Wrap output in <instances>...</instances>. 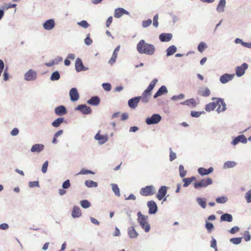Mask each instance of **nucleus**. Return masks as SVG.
<instances>
[{"instance_id": "f257e3e1", "label": "nucleus", "mask_w": 251, "mask_h": 251, "mask_svg": "<svg viewBox=\"0 0 251 251\" xmlns=\"http://www.w3.org/2000/svg\"><path fill=\"white\" fill-rule=\"evenodd\" d=\"M216 100V102H210L209 103L206 105L205 110L208 112H210L211 110H214L217 106H218L217 111L219 113L221 112L225 111L226 109V104L224 102L223 99L221 98H216L213 97L212 98V100Z\"/></svg>"}, {"instance_id": "f03ea898", "label": "nucleus", "mask_w": 251, "mask_h": 251, "mask_svg": "<svg viewBox=\"0 0 251 251\" xmlns=\"http://www.w3.org/2000/svg\"><path fill=\"white\" fill-rule=\"evenodd\" d=\"M158 80L157 79H154L150 82L147 88L142 93V102H147L148 100L146 99V97L151 95V91L153 90Z\"/></svg>"}, {"instance_id": "7ed1b4c3", "label": "nucleus", "mask_w": 251, "mask_h": 251, "mask_svg": "<svg viewBox=\"0 0 251 251\" xmlns=\"http://www.w3.org/2000/svg\"><path fill=\"white\" fill-rule=\"evenodd\" d=\"M155 50V47L153 45L146 43L142 40V53L151 55L154 54Z\"/></svg>"}, {"instance_id": "20e7f679", "label": "nucleus", "mask_w": 251, "mask_h": 251, "mask_svg": "<svg viewBox=\"0 0 251 251\" xmlns=\"http://www.w3.org/2000/svg\"><path fill=\"white\" fill-rule=\"evenodd\" d=\"M213 180L210 177L206 179H202L200 181H196L194 183L195 188L198 189L201 187H206L212 183Z\"/></svg>"}, {"instance_id": "39448f33", "label": "nucleus", "mask_w": 251, "mask_h": 251, "mask_svg": "<svg viewBox=\"0 0 251 251\" xmlns=\"http://www.w3.org/2000/svg\"><path fill=\"white\" fill-rule=\"evenodd\" d=\"M162 119L161 116L158 114H154L146 119V123L148 125H155L159 123Z\"/></svg>"}, {"instance_id": "423d86ee", "label": "nucleus", "mask_w": 251, "mask_h": 251, "mask_svg": "<svg viewBox=\"0 0 251 251\" xmlns=\"http://www.w3.org/2000/svg\"><path fill=\"white\" fill-rule=\"evenodd\" d=\"M248 65L244 63L241 66H237L235 68L236 75L238 77H241L245 74V71L248 68Z\"/></svg>"}, {"instance_id": "0eeeda50", "label": "nucleus", "mask_w": 251, "mask_h": 251, "mask_svg": "<svg viewBox=\"0 0 251 251\" xmlns=\"http://www.w3.org/2000/svg\"><path fill=\"white\" fill-rule=\"evenodd\" d=\"M155 188L153 185L147 186L142 188V195L148 196L153 195L155 193Z\"/></svg>"}, {"instance_id": "6e6552de", "label": "nucleus", "mask_w": 251, "mask_h": 251, "mask_svg": "<svg viewBox=\"0 0 251 251\" xmlns=\"http://www.w3.org/2000/svg\"><path fill=\"white\" fill-rule=\"evenodd\" d=\"M147 206L149 209V213L150 214H154L157 211V205L153 201H150L147 202Z\"/></svg>"}, {"instance_id": "1a4fd4ad", "label": "nucleus", "mask_w": 251, "mask_h": 251, "mask_svg": "<svg viewBox=\"0 0 251 251\" xmlns=\"http://www.w3.org/2000/svg\"><path fill=\"white\" fill-rule=\"evenodd\" d=\"M168 187L166 186H162L158 190L156 194V198L158 200H162L167 193Z\"/></svg>"}, {"instance_id": "9d476101", "label": "nucleus", "mask_w": 251, "mask_h": 251, "mask_svg": "<svg viewBox=\"0 0 251 251\" xmlns=\"http://www.w3.org/2000/svg\"><path fill=\"white\" fill-rule=\"evenodd\" d=\"M239 142H241L243 144H246L247 143V139L244 135L241 134L238 135L232 140L231 144L234 146H235Z\"/></svg>"}, {"instance_id": "9b49d317", "label": "nucleus", "mask_w": 251, "mask_h": 251, "mask_svg": "<svg viewBox=\"0 0 251 251\" xmlns=\"http://www.w3.org/2000/svg\"><path fill=\"white\" fill-rule=\"evenodd\" d=\"M37 74L35 71L29 70L25 75V79L27 81L34 80L36 78Z\"/></svg>"}, {"instance_id": "f8f14e48", "label": "nucleus", "mask_w": 251, "mask_h": 251, "mask_svg": "<svg viewBox=\"0 0 251 251\" xmlns=\"http://www.w3.org/2000/svg\"><path fill=\"white\" fill-rule=\"evenodd\" d=\"M234 76V74H225L220 77V81L223 84H226L231 80Z\"/></svg>"}, {"instance_id": "ddd939ff", "label": "nucleus", "mask_w": 251, "mask_h": 251, "mask_svg": "<svg viewBox=\"0 0 251 251\" xmlns=\"http://www.w3.org/2000/svg\"><path fill=\"white\" fill-rule=\"evenodd\" d=\"M69 95L71 100L73 101L77 100L79 97L77 90L75 88H73L70 90Z\"/></svg>"}, {"instance_id": "4468645a", "label": "nucleus", "mask_w": 251, "mask_h": 251, "mask_svg": "<svg viewBox=\"0 0 251 251\" xmlns=\"http://www.w3.org/2000/svg\"><path fill=\"white\" fill-rule=\"evenodd\" d=\"M140 99L141 97H137L130 99L128 101V104L129 106L131 108H136L140 101Z\"/></svg>"}, {"instance_id": "2eb2a0df", "label": "nucleus", "mask_w": 251, "mask_h": 251, "mask_svg": "<svg viewBox=\"0 0 251 251\" xmlns=\"http://www.w3.org/2000/svg\"><path fill=\"white\" fill-rule=\"evenodd\" d=\"M124 14H129V12L122 8H116L114 12V17L117 18H120Z\"/></svg>"}, {"instance_id": "dca6fc26", "label": "nucleus", "mask_w": 251, "mask_h": 251, "mask_svg": "<svg viewBox=\"0 0 251 251\" xmlns=\"http://www.w3.org/2000/svg\"><path fill=\"white\" fill-rule=\"evenodd\" d=\"M76 109L79 110L84 114H88L92 112L91 108L85 104L78 105Z\"/></svg>"}, {"instance_id": "f3484780", "label": "nucleus", "mask_w": 251, "mask_h": 251, "mask_svg": "<svg viewBox=\"0 0 251 251\" xmlns=\"http://www.w3.org/2000/svg\"><path fill=\"white\" fill-rule=\"evenodd\" d=\"M172 37L171 33H163L160 34L159 38L161 42H169L172 39Z\"/></svg>"}, {"instance_id": "a211bd4d", "label": "nucleus", "mask_w": 251, "mask_h": 251, "mask_svg": "<svg viewBox=\"0 0 251 251\" xmlns=\"http://www.w3.org/2000/svg\"><path fill=\"white\" fill-rule=\"evenodd\" d=\"M168 93V90L167 87L163 85L159 88V89L158 90V91L155 93V94L153 96V98L154 99L157 98V97L162 96L163 95H164Z\"/></svg>"}, {"instance_id": "6ab92c4d", "label": "nucleus", "mask_w": 251, "mask_h": 251, "mask_svg": "<svg viewBox=\"0 0 251 251\" xmlns=\"http://www.w3.org/2000/svg\"><path fill=\"white\" fill-rule=\"evenodd\" d=\"M199 95L202 97H208L210 94V91L207 87H201L198 90Z\"/></svg>"}, {"instance_id": "aec40b11", "label": "nucleus", "mask_w": 251, "mask_h": 251, "mask_svg": "<svg viewBox=\"0 0 251 251\" xmlns=\"http://www.w3.org/2000/svg\"><path fill=\"white\" fill-rule=\"evenodd\" d=\"M95 138L96 140L99 141V143L100 144H104L108 140V137L107 135H101L99 132L95 135Z\"/></svg>"}, {"instance_id": "412c9836", "label": "nucleus", "mask_w": 251, "mask_h": 251, "mask_svg": "<svg viewBox=\"0 0 251 251\" xmlns=\"http://www.w3.org/2000/svg\"><path fill=\"white\" fill-rule=\"evenodd\" d=\"M55 25L54 21L53 19L47 20L44 24L43 27L47 30L52 29Z\"/></svg>"}, {"instance_id": "4be33fe9", "label": "nucleus", "mask_w": 251, "mask_h": 251, "mask_svg": "<svg viewBox=\"0 0 251 251\" xmlns=\"http://www.w3.org/2000/svg\"><path fill=\"white\" fill-rule=\"evenodd\" d=\"M226 1V0H220L217 6L216 10L218 13H222L225 11Z\"/></svg>"}, {"instance_id": "5701e85b", "label": "nucleus", "mask_w": 251, "mask_h": 251, "mask_svg": "<svg viewBox=\"0 0 251 251\" xmlns=\"http://www.w3.org/2000/svg\"><path fill=\"white\" fill-rule=\"evenodd\" d=\"M55 113L58 116L63 115L67 113V110L65 106H59L55 109Z\"/></svg>"}, {"instance_id": "b1692460", "label": "nucleus", "mask_w": 251, "mask_h": 251, "mask_svg": "<svg viewBox=\"0 0 251 251\" xmlns=\"http://www.w3.org/2000/svg\"><path fill=\"white\" fill-rule=\"evenodd\" d=\"M81 215V211L78 206H74L72 212V216L73 218H78Z\"/></svg>"}, {"instance_id": "393cba45", "label": "nucleus", "mask_w": 251, "mask_h": 251, "mask_svg": "<svg viewBox=\"0 0 251 251\" xmlns=\"http://www.w3.org/2000/svg\"><path fill=\"white\" fill-rule=\"evenodd\" d=\"M146 217L142 215V228L145 231L148 232L151 229L150 225L146 222Z\"/></svg>"}, {"instance_id": "a878e982", "label": "nucleus", "mask_w": 251, "mask_h": 251, "mask_svg": "<svg viewBox=\"0 0 251 251\" xmlns=\"http://www.w3.org/2000/svg\"><path fill=\"white\" fill-rule=\"evenodd\" d=\"M237 162L234 161H228L226 162L223 165V168L224 169H228L233 168L237 165Z\"/></svg>"}, {"instance_id": "bb28decb", "label": "nucleus", "mask_w": 251, "mask_h": 251, "mask_svg": "<svg viewBox=\"0 0 251 251\" xmlns=\"http://www.w3.org/2000/svg\"><path fill=\"white\" fill-rule=\"evenodd\" d=\"M181 105H186L192 107H195L196 106V102L194 99H190L184 101L180 102Z\"/></svg>"}, {"instance_id": "cd10ccee", "label": "nucleus", "mask_w": 251, "mask_h": 251, "mask_svg": "<svg viewBox=\"0 0 251 251\" xmlns=\"http://www.w3.org/2000/svg\"><path fill=\"white\" fill-rule=\"evenodd\" d=\"M100 102V98L98 96L92 97L87 102L92 105H98Z\"/></svg>"}, {"instance_id": "c85d7f7f", "label": "nucleus", "mask_w": 251, "mask_h": 251, "mask_svg": "<svg viewBox=\"0 0 251 251\" xmlns=\"http://www.w3.org/2000/svg\"><path fill=\"white\" fill-rule=\"evenodd\" d=\"M233 218L231 214L225 213L221 215L220 218L221 221H226L227 222H231L232 221Z\"/></svg>"}, {"instance_id": "c756f323", "label": "nucleus", "mask_w": 251, "mask_h": 251, "mask_svg": "<svg viewBox=\"0 0 251 251\" xmlns=\"http://www.w3.org/2000/svg\"><path fill=\"white\" fill-rule=\"evenodd\" d=\"M75 69L77 72H80L83 70L84 68L82 62L80 58H77L75 63Z\"/></svg>"}, {"instance_id": "7c9ffc66", "label": "nucleus", "mask_w": 251, "mask_h": 251, "mask_svg": "<svg viewBox=\"0 0 251 251\" xmlns=\"http://www.w3.org/2000/svg\"><path fill=\"white\" fill-rule=\"evenodd\" d=\"M44 148V146L42 144H35L32 146L31 151L32 152H41Z\"/></svg>"}, {"instance_id": "2f4dec72", "label": "nucleus", "mask_w": 251, "mask_h": 251, "mask_svg": "<svg viewBox=\"0 0 251 251\" xmlns=\"http://www.w3.org/2000/svg\"><path fill=\"white\" fill-rule=\"evenodd\" d=\"M177 48L175 45L170 46L167 50V56H170L174 54L176 51Z\"/></svg>"}, {"instance_id": "473e14b6", "label": "nucleus", "mask_w": 251, "mask_h": 251, "mask_svg": "<svg viewBox=\"0 0 251 251\" xmlns=\"http://www.w3.org/2000/svg\"><path fill=\"white\" fill-rule=\"evenodd\" d=\"M196 201L198 204L202 208L204 209L206 207V200L205 198H197Z\"/></svg>"}, {"instance_id": "72a5a7b5", "label": "nucleus", "mask_w": 251, "mask_h": 251, "mask_svg": "<svg viewBox=\"0 0 251 251\" xmlns=\"http://www.w3.org/2000/svg\"><path fill=\"white\" fill-rule=\"evenodd\" d=\"M128 235L131 238L136 237L138 235L137 233L135 231V229L133 226L130 227L128 229Z\"/></svg>"}, {"instance_id": "f704fd0d", "label": "nucleus", "mask_w": 251, "mask_h": 251, "mask_svg": "<svg viewBox=\"0 0 251 251\" xmlns=\"http://www.w3.org/2000/svg\"><path fill=\"white\" fill-rule=\"evenodd\" d=\"M64 121V118H58L52 123V126L54 127H58Z\"/></svg>"}, {"instance_id": "c9c22d12", "label": "nucleus", "mask_w": 251, "mask_h": 251, "mask_svg": "<svg viewBox=\"0 0 251 251\" xmlns=\"http://www.w3.org/2000/svg\"><path fill=\"white\" fill-rule=\"evenodd\" d=\"M85 184L88 187H96L98 186V184L97 182L91 180H86L85 182Z\"/></svg>"}, {"instance_id": "e433bc0d", "label": "nucleus", "mask_w": 251, "mask_h": 251, "mask_svg": "<svg viewBox=\"0 0 251 251\" xmlns=\"http://www.w3.org/2000/svg\"><path fill=\"white\" fill-rule=\"evenodd\" d=\"M207 48L206 43L203 42H201L198 46V50L200 52H202Z\"/></svg>"}, {"instance_id": "4c0bfd02", "label": "nucleus", "mask_w": 251, "mask_h": 251, "mask_svg": "<svg viewBox=\"0 0 251 251\" xmlns=\"http://www.w3.org/2000/svg\"><path fill=\"white\" fill-rule=\"evenodd\" d=\"M179 176L181 177H184L187 174V171L184 170V167L182 165H180L179 166Z\"/></svg>"}, {"instance_id": "58836bf2", "label": "nucleus", "mask_w": 251, "mask_h": 251, "mask_svg": "<svg viewBox=\"0 0 251 251\" xmlns=\"http://www.w3.org/2000/svg\"><path fill=\"white\" fill-rule=\"evenodd\" d=\"M242 237L232 238L230 239V242L234 245H239L241 243Z\"/></svg>"}, {"instance_id": "ea45409f", "label": "nucleus", "mask_w": 251, "mask_h": 251, "mask_svg": "<svg viewBox=\"0 0 251 251\" xmlns=\"http://www.w3.org/2000/svg\"><path fill=\"white\" fill-rule=\"evenodd\" d=\"M59 73L57 71L53 72L50 77V79L52 81L57 80L60 78Z\"/></svg>"}, {"instance_id": "a19ab883", "label": "nucleus", "mask_w": 251, "mask_h": 251, "mask_svg": "<svg viewBox=\"0 0 251 251\" xmlns=\"http://www.w3.org/2000/svg\"><path fill=\"white\" fill-rule=\"evenodd\" d=\"M80 205L83 208H87L91 206V203L87 200H83L80 201Z\"/></svg>"}, {"instance_id": "79ce46f5", "label": "nucleus", "mask_w": 251, "mask_h": 251, "mask_svg": "<svg viewBox=\"0 0 251 251\" xmlns=\"http://www.w3.org/2000/svg\"><path fill=\"white\" fill-rule=\"evenodd\" d=\"M112 190L113 192L115 193V195L118 196H119L120 195V192L118 185L116 184H112Z\"/></svg>"}, {"instance_id": "37998d69", "label": "nucleus", "mask_w": 251, "mask_h": 251, "mask_svg": "<svg viewBox=\"0 0 251 251\" xmlns=\"http://www.w3.org/2000/svg\"><path fill=\"white\" fill-rule=\"evenodd\" d=\"M227 198L226 197H218L216 199V201L218 203H224L227 201Z\"/></svg>"}, {"instance_id": "c03bdc74", "label": "nucleus", "mask_w": 251, "mask_h": 251, "mask_svg": "<svg viewBox=\"0 0 251 251\" xmlns=\"http://www.w3.org/2000/svg\"><path fill=\"white\" fill-rule=\"evenodd\" d=\"M245 198L247 203H251V189L245 194Z\"/></svg>"}, {"instance_id": "a18cd8bd", "label": "nucleus", "mask_w": 251, "mask_h": 251, "mask_svg": "<svg viewBox=\"0 0 251 251\" xmlns=\"http://www.w3.org/2000/svg\"><path fill=\"white\" fill-rule=\"evenodd\" d=\"M198 173L201 176L208 175L207 170L204 168H199Z\"/></svg>"}, {"instance_id": "49530a36", "label": "nucleus", "mask_w": 251, "mask_h": 251, "mask_svg": "<svg viewBox=\"0 0 251 251\" xmlns=\"http://www.w3.org/2000/svg\"><path fill=\"white\" fill-rule=\"evenodd\" d=\"M205 228L208 232H210L214 228V225L211 223L206 222Z\"/></svg>"}, {"instance_id": "de8ad7c7", "label": "nucleus", "mask_w": 251, "mask_h": 251, "mask_svg": "<svg viewBox=\"0 0 251 251\" xmlns=\"http://www.w3.org/2000/svg\"><path fill=\"white\" fill-rule=\"evenodd\" d=\"M184 98V95L183 94H180L178 95L174 96L171 97V99L172 100H182Z\"/></svg>"}, {"instance_id": "09e8293b", "label": "nucleus", "mask_w": 251, "mask_h": 251, "mask_svg": "<svg viewBox=\"0 0 251 251\" xmlns=\"http://www.w3.org/2000/svg\"><path fill=\"white\" fill-rule=\"evenodd\" d=\"M117 57V53L113 52L111 58L109 60V63L111 65L113 64L115 62Z\"/></svg>"}, {"instance_id": "8fccbe9b", "label": "nucleus", "mask_w": 251, "mask_h": 251, "mask_svg": "<svg viewBox=\"0 0 251 251\" xmlns=\"http://www.w3.org/2000/svg\"><path fill=\"white\" fill-rule=\"evenodd\" d=\"M170 153L169 155V159L170 161H173L176 158V153L172 151V149H170Z\"/></svg>"}, {"instance_id": "3c124183", "label": "nucleus", "mask_w": 251, "mask_h": 251, "mask_svg": "<svg viewBox=\"0 0 251 251\" xmlns=\"http://www.w3.org/2000/svg\"><path fill=\"white\" fill-rule=\"evenodd\" d=\"M152 23V21L151 19H148L142 22V26L144 27H147L150 26Z\"/></svg>"}, {"instance_id": "603ef678", "label": "nucleus", "mask_w": 251, "mask_h": 251, "mask_svg": "<svg viewBox=\"0 0 251 251\" xmlns=\"http://www.w3.org/2000/svg\"><path fill=\"white\" fill-rule=\"evenodd\" d=\"M204 112H197L192 111L191 112V116L193 117H199L202 113H203Z\"/></svg>"}, {"instance_id": "864d4df0", "label": "nucleus", "mask_w": 251, "mask_h": 251, "mask_svg": "<svg viewBox=\"0 0 251 251\" xmlns=\"http://www.w3.org/2000/svg\"><path fill=\"white\" fill-rule=\"evenodd\" d=\"M77 24L79 25H80L85 28H87L89 25L88 24V23L86 21H84V20L80 22H78Z\"/></svg>"}, {"instance_id": "5fc2aeb1", "label": "nucleus", "mask_w": 251, "mask_h": 251, "mask_svg": "<svg viewBox=\"0 0 251 251\" xmlns=\"http://www.w3.org/2000/svg\"><path fill=\"white\" fill-rule=\"evenodd\" d=\"M102 87L105 91H109L111 89V86L110 83H104L102 84Z\"/></svg>"}, {"instance_id": "6e6d98bb", "label": "nucleus", "mask_w": 251, "mask_h": 251, "mask_svg": "<svg viewBox=\"0 0 251 251\" xmlns=\"http://www.w3.org/2000/svg\"><path fill=\"white\" fill-rule=\"evenodd\" d=\"M48 163H49L48 161H46L44 163L42 167V171L43 173H46L47 172L48 167Z\"/></svg>"}, {"instance_id": "4d7b16f0", "label": "nucleus", "mask_w": 251, "mask_h": 251, "mask_svg": "<svg viewBox=\"0 0 251 251\" xmlns=\"http://www.w3.org/2000/svg\"><path fill=\"white\" fill-rule=\"evenodd\" d=\"M158 15H155L153 17V25L154 26H155V27H157L158 26Z\"/></svg>"}, {"instance_id": "13d9d810", "label": "nucleus", "mask_w": 251, "mask_h": 251, "mask_svg": "<svg viewBox=\"0 0 251 251\" xmlns=\"http://www.w3.org/2000/svg\"><path fill=\"white\" fill-rule=\"evenodd\" d=\"M94 174V173L91 170H86V169H82L81 170V171L78 173V174H81V175H85V174Z\"/></svg>"}, {"instance_id": "bf43d9fd", "label": "nucleus", "mask_w": 251, "mask_h": 251, "mask_svg": "<svg viewBox=\"0 0 251 251\" xmlns=\"http://www.w3.org/2000/svg\"><path fill=\"white\" fill-rule=\"evenodd\" d=\"M182 181L184 182L183 187H184L188 186L191 183V180L188 178H184L182 179Z\"/></svg>"}, {"instance_id": "052dcab7", "label": "nucleus", "mask_w": 251, "mask_h": 251, "mask_svg": "<svg viewBox=\"0 0 251 251\" xmlns=\"http://www.w3.org/2000/svg\"><path fill=\"white\" fill-rule=\"evenodd\" d=\"M90 34H89L87 37L84 40V42L86 45H90L92 42V40L89 37Z\"/></svg>"}, {"instance_id": "680f3d73", "label": "nucleus", "mask_w": 251, "mask_h": 251, "mask_svg": "<svg viewBox=\"0 0 251 251\" xmlns=\"http://www.w3.org/2000/svg\"><path fill=\"white\" fill-rule=\"evenodd\" d=\"M29 186L30 187H39V182L38 181H30L29 182Z\"/></svg>"}, {"instance_id": "e2e57ef3", "label": "nucleus", "mask_w": 251, "mask_h": 251, "mask_svg": "<svg viewBox=\"0 0 251 251\" xmlns=\"http://www.w3.org/2000/svg\"><path fill=\"white\" fill-rule=\"evenodd\" d=\"M210 247L212 248H216L217 247V241H216V239L213 237H212V240L211 241Z\"/></svg>"}, {"instance_id": "0e129e2a", "label": "nucleus", "mask_w": 251, "mask_h": 251, "mask_svg": "<svg viewBox=\"0 0 251 251\" xmlns=\"http://www.w3.org/2000/svg\"><path fill=\"white\" fill-rule=\"evenodd\" d=\"M70 180L68 179L66 180L65 182H64V183H63V185H62V187L64 189L68 188L69 187H70Z\"/></svg>"}, {"instance_id": "69168bd1", "label": "nucleus", "mask_w": 251, "mask_h": 251, "mask_svg": "<svg viewBox=\"0 0 251 251\" xmlns=\"http://www.w3.org/2000/svg\"><path fill=\"white\" fill-rule=\"evenodd\" d=\"M9 79V74L7 72V69H5L3 73V79L4 81H7Z\"/></svg>"}, {"instance_id": "338daca9", "label": "nucleus", "mask_w": 251, "mask_h": 251, "mask_svg": "<svg viewBox=\"0 0 251 251\" xmlns=\"http://www.w3.org/2000/svg\"><path fill=\"white\" fill-rule=\"evenodd\" d=\"M239 230V228L237 226H235L233 227H232L230 230H229V232L231 233V234H234L236 232H237V231H238Z\"/></svg>"}, {"instance_id": "774afa93", "label": "nucleus", "mask_w": 251, "mask_h": 251, "mask_svg": "<svg viewBox=\"0 0 251 251\" xmlns=\"http://www.w3.org/2000/svg\"><path fill=\"white\" fill-rule=\"evenodd\" d=\"M251 239V235L249 231H246V234L244 236V239L246 241L248 242L250 241Z\"/></svg>"}]
</instances>
